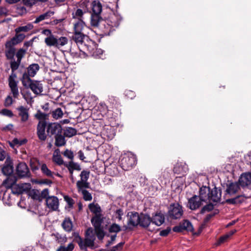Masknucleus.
<instances>
[{
    "label": "nucleus",
    "instance_id": "f257e3e1",
    "mask_svg": "<svg viewBox=\"0 0 251 251\" xmlns=\"http://www.w3.org/2000/svg\"><path fill=\"white\" fill-rule=\"evenodd\" d=\"M76 234L78 238V239H76V242L80 250L87 251V248H90L91 249L94 248V242L96 237L95 233L92 228H89L86 230L84 239L81 238L78 234Z\"/></svg>",
    "mask_w": 251,
    "mask_h": 251
},
{
    "label": "nucleus",
    "instance_id": "f03ea898",
    "mask_svg": "<svg viewBox=\"0 0 251 251\" xmlns=\"http://www.w3.org/2000/svg\"><path fill=\"white\" fill-rule=\"evenodd\" d=\"M121 20L118 15H112L108 19L101 21V24L98 27L104 35H109L111 31L114 30V27L119 26Z\"/></svg>",
    "mask_w": 251,
    "mask_h": 251
},
{
    "label": "nucleus",
    "instance_id": "7ed1b4c3",
    "mask_svg": "<svg viewBox=\"0 0 251 251\" xmlns=\"http://www.w3.org/2000/svg\"><path fill=\"white\" fill-rule=\"evenodd\" d=\"M26 53V50L21 48L18 50L16 53L17 60H13L10 62V68L12 73L9 75L8 81V83H18V81L16 80L17 75L14 72L19 67L22 58L24 57Z\"/></svg>",
    "mask_w": 251,
    "mask_h": 251
},
{
    "label": "nucleus",
    "instance_id": "20e7f679",
    "mask_svg": "<svg viewBox=\"0 0 251 251\" xmlns=\"http://www.w3.org/2000/svg\"><path fill=\"white\" fill-rule=\"evenodd\" d=\"M21 80L25 88H30L36 95L40 94L43 91V85L40 81L31 80L25 74L22 76Z\"/></svg>",
    "mask_w": 251,
    "mask_h": 251
},
{
    "label": "nucleus",
    "instance_id": "39448f33",
    "mask_svg": "<svg viewBox=\"0 0 251 251\" xmlns=\"http://www.w3.org/2000/svg\"><path fill=\"white\" fill-rule=\"evenodd\" d=\"M68 40L66 37L62 36L58 38L53 34L45 39V43L47 46L54 47L60 48L68 43Z\"/></svg>",
    "mask_w": 251,
    "mask_h": 251
},
{
    "label": "nucleus",
    "instance_id": "423d86ee",
    "mask_svg": "<svg viewBox=\"0 0 251 251\" xmlns=\"http://www.w3.org/2000/svg\"><path fill=\"white\" fill-rule=\"evenodd\" d=\"M89 176L90 172L89 171L83 170L81 171L80 174V179L78 180L76 183L78 193L90 188V183L88 181Z\"/></svg>",
    "mask_w": 251,
    "mask_h": 251
},
{
    "label": "nucleus",
    "instance_id": "0eeeda50",
    "mask_svg": "<svg viewBox=\"0 0 251 251\" xmlns=\"http://www.w3.org/2000/svg\"><path fill=\"white\" fill-rule=\"evenodd\" d=\"M120 163L121 168L124 170L128 171L135 165L136 159L133 155H126L121 158Z\"/></svg>",
    "mask_w": 251,
    "mask_h": 251
},
{
    "label": "nucleus",
    "instance_id": "6e6552de",
    "mask_svg": "<svg viewBox=\"0 0 251 251\" xmlns=\"http://www.w3.org/2000/svg\"><path fill=\"white\" fill-rule=\"evenodd\" d=\"M127 225L124 226L125 230L132 229L134 227L137 226L140 222V216L137 212H130L127 214Z\"/></svg>",
    "mask_w": 251,
    "mask_h": 251
},
{
    "label": "nucleus",
    "instance_id": "1a4fd4ad",
    "mask_svg": "<svg viewBox=\"0 0 251 251\" xmlns=\"http://www.w3.org/2000/svg\"><path fill=\"white\" fill-rule=\"evenodd\" d=\"M183 214L182 206L178 203H174L170 205L168 211V216L172 219H179Z\"/></svg>",
    "mask_w": 251,
    "mask_h": 251
},
{
    "label": "nucleus",
    "instance_id": "9d476101",
    "mask_svg": "<svg viewBox=\"0 0 251 251\" xmlns=\"http://www.w3.org/2000/svg\"><path fill=\"white\" fill-rule=\"evenodd\" d=\"M16 175L20 178H29L30 173L27 165L24 162L19 163L16 167Z\"/></svg>",
    "mask_w": 251,
    "mask_h": 251
},
{
    "label": "nucleus",
    "instance_id": "9b49d317",
    "mask_svg": "<svg viewBox=\"0 0 251 251\" xmlns=\"http://www.w3.org/2000/svg\"><path fill=\"white\" fill-rule=\"evenodd\" d=\"M15 46V45L12 44V43L8 41L5 43V56L6 59L10 60V62L15 60L14 56H16L17 51H16V49Z\"/></svg>",
    "mask_w": 251,
    "mask_h": 251
},
{
    "label": "nucleus",
    "instance_id": "f8f14e48",
    "mask_svg": "<svg viewBox=\"0 0 251 251\" xmlns=\"http://www.w3.org/2000/svg\"><path fill=\"white\" fill-rule=\"evenodd\" d=\"M62 128L61 126L57 123H49L47 126V132L50 137L56 136L62 133Z\"/></svg>",
    "mask_w": 251,
    "mask_h": 251
},
{
    "label": "nucleus",
    "instance_id": "ddd939ff",
    "mask_svg": "<svg viewBox=\"0 0 251 251\" xmlns=\"http://www.w3.org/2000/svg\"><path fill=\"white\" fill-rule=\"evenodd\" d=\"M47 124L45 121H40L37 126V134L39 139L41 141H45L47 139V135L45 133Z\"/></svg>",
    "mask_w": 251,
    "mask_h": 251
},
{
    "label": "nucleus",
    "instance_id": "4468645a",
    "mask_svg": "<svg viewBox=\"0 0 251 251\" xmlns=\"http://www.w3.org/2000/svg\"><path fill=\"white\" fill-rule=\"evenodd\" d=\"M210 195V188L208 186H202L199 190L198 196L203 202L208 203L209 202Z\"/></svg>",
    "mask_w": 251,
    "mask_h": 251
},
{
    "label": "nucleus",
    "instance_id": "2eb2a0df",
    "mask_svg": "<svg viewBox=\"0 0 251 251\" xmlns=\"http://www.w3.org/2000/svg\"><path fill=\"white\" fill-rule=\"evenodd\" d=\"M183 230H186L188 231H193V226L188 220H184L179 226H176L173 228V231L175 232H179Z\"/></svg>",
    "mask_w": 251,
    "mask_h": 251
},
{
    "label": "nucleus",
    "instance_id": "dca6fc26",
    "mask_svg": "<svg viewBox=\"0 0 251 251\" xmlns=\"http://www.w3.org/2000/svg\"><path fill=\"white\" fill-rule=\"evenodd\" d=\"M203 204L198 196L194 195L188 200L189 207L191 210H196Z\"/></svg>",
    "mask_w": 251,
    "mask_h": 251
},
{
    "label": "nucleus",
    "instance_id": "f3484780",
    "mask_svg": "<svg viewBox=\"0 0 251 251\" xmlns=\"http://www.w3.org/2000/svg\"><path fill=\"white\" fill-rule=\"evenodd\" d=\"M138 225L145 228L149 227V229L151 230L150 226L152 225L151 218L149 215L141 214L140 216V222Z\"/></svg>",
    "mask_w": 251,
    "mask_h": 251
},
{
    "label": "nucleus",
    "instance_id": "a211bd4d",
    "mask_svg": "<svg viewBox=\"0 0 251 251\" xmlns=\"http://www.w3.org/2000/svg\"><path fill=\"white\" fill-rule=\"evenodd\" d=\"M240 189V187L237 182H231L227 185L225 197L228 196H232L235 194Z\"/></svg>",
    "mask_w": 251,
    "mask_h": 251
},
{
    "label": "nucleus",
    "instance_id": "6ab92c4d",
    "mask_svg": "<svg viewBox=\"0 0 251 251\" xmlns=\"http://www.w3.org/2000/svg\"><path fill=\"white\" fill-rule=\"evenodd\" d=\"M238 182L243 187L250 185L251 184V173L242 174L239 177Z\"/></svg>",
    "mask_w": 251,
    "mask_h": 251
},
{
    "label": "nucleus",
    "instance_id": "aec40b11",
    "mask_svg": "<svg viewBox=\"0 0 251 251\" xmlns=\"http://www.w3.org/2000/svg\"><path fill=\"white\" fill-rule=\"evenodd\" d=\"M46 204L48 208L52 210H56L59 205L58 199L55 196H49L46 200Z\"/></svg>",
    "mask_w": 251,
    "mask_h": 251
},
{
    "label": "nucleus",
    "instance_id": "412c9836",
    "mask_svg": "<svg viewBox=\"0 0 251 251\" xmlns=\"http://www.w3.org/2000/svg\"><path fill=\"white\" fill-rule=\"evenodd\" d=\"M222 191L221 189L215 187L213 189H210L209 202H219L221 198Z\"/></svg>",
    "mask_w": 251,
    "mask_h": 251
},
{
    "label": "nucleus",
    "instance_id": "4be33fe9",
    "mask_svg": "<svg viewBox=\"0 0 251 251\" xmlns=\"http://www.w3.org/2000/svg\"><path fill=\"white\" fill-rule=\"evenodd\" d=\"M40 69L39 65L37 63H33L30 65L27 68V72H25L22 76L26 75L28 78L33 77L36 74Z\"/></svg>",
    "mask_w": 251,
    "mask_h": 251
},
{
    "label": "nucleus",
    "instance_id": "5701e85b",
    "mask_svg": "<svg viewBox=\"0 0 251 251\" xmlns=\"http://www.w3.org/2000/svg\"><path fill=\"white\" fill-rule=\"evenodd\" d=\"M85 28V24L81 19L77 20L74 24V33H84Z\"/></svg>",
    "mask_w": 251,
    "mask_h": 251
},
{
    "label": "nucleus",
    "instance_id": "b1692460",
    "mask_svg": "<svg viewBox=\"0 0 251 251\" xmlns=\"http://www.w3.org/2000/svg\"><path fill=\"white\" fill-rule=\"evenodd\" d=\"M19 112V116L21 118V121L25 122L27 121L29 118L28 109L23 106H20L17 108Z\"/></svg>",
    "mask_w": 251,
    "mask_h": 251
},
{
    "label": "nucleus",
    "instance_id": "393cba45",
    "mask_svg": "<svg viewBox=\"0 0 251 251\" xmlns=\"http://www.w3.org/2000/svg\"><path fill=\"white\" fill-rule=\"evenodd\" d=\"M164 220L165 218L163 214L156 213L151 218L152 225L160 226L164 222Z\"/></svg>",
    "mask_w": 251,
    "mask_h": 251
},
{
    "label": "nucleus",
    "instance_id": "a878e982",
    "mask_svg": "<svg viewBox=\"0 0 251 251\" xmlns=\"http://www.w3.org/2000/svg\"><path fill=\"white\" fill-rule=\"evenodd\" d=\"M54 11L51 10L48 11L37 16L35 20L33 22V23L38 24L42 21L48 20L50 19L51 16H52L54 15Z\"/></svg>",
    "mask_w": 251,
    "mask_h": 251
},
{
    "label": "nucleus",
    "instance_id": "bb28decb",
    "mask_svg": "<svg viewBox=\"0 0 251 251\" xmlns=\"http://www.w3.org/2000/svg\"><path fill=\"white\" fill-rule=\"evenodd\" d=\"M14 168L12 163L6 160L2 168V172L5 176H9L13 172Z\"/></svg>",
    "mask_w": 251,
    "mask_h": 251
},
{
    "label": "nucleus",
    "instance_id": "cd10ccee",
    "mask_svg": "<svg viewBox=\"0 0 251 251\" xmlns=\"http://www.w3.org/2000/svg\"><path fill=\"white\" fill-rule=\"evenodd\" d=\"M104 20L102 19L100 14H92L91 19V25L93 27H99L101 21Z\"/></svg>",
    "mask_w": 251,
    "mask_h": 251
},
{
    "label": "nucleus",
    "instance_id": "c85d7f7f",
    "mask_svg": "<svg viewBox=\"0 0 251 251\" xmlns=\"http://www.w3.org/2000/svg\"><path fill=\"white\" fill-rule=\"evenodd\" d=\"M92 14H100L102 11V5L99 0H94L91 4Z\"/></svg>",
    "mask_w": 251,
    "mask_h": 251
},
{
    "label": "nucleus",
    "instance_id": "c756f323",
    "mask_svg": "<svg viewBox=\"0 0 251 251\" xmlns=\"http://www.w3.org/2000/svg\"><path fill=\"white\" fill-rule=\"evenodd\" d=\"M40 169L44 175L50 178L54 177V175L55 174L53 172H52L51 170H50L46 164H42L40 167Z\"/></svg>",
    "mask_w": 251,
    "mask_h": 251
},
{
    "label": "nucleus",
    "instance_id": "7c9ffc66",
    "mask_svg": "<svg viewBox=\"0 0 251 251\" xmlns=\"http://www.w3.org/2000/svg\"><path fill=\"white\" fill-rule=\"evenodd\" d=\"M59 152L60 151L59 149L55 150L52 156V160L59 165L63 164L64 165L65 163L64 162L61 156L59 154Z\"/></svg>",
    "mask_w": 251,
    "mask_h": 251
},
{
    "label": "nucleus",
    "instance_id": "2f4dec72",
    "mask_svg": "<svg viewBox=\"0 0 251 251\" xmlns=\"http://www.w3.org/2000/svg\"><path fill=\"white\" fill-rule=\"evenodd\" d=\"M25 38V35L24 34L16 33V34L13 38H12L10 40H8V41L12 43V44L16 46L19 43L22 42Z\"/></svg>",
    "mask_w": 251,
    "mask_h": 251
},
{
    "label": "nucleus",
    "instance_id": "473e14b6",
    "mask_svg": "<svg viewBox=\"0 0 251 251\" xmlns=\"http://www.w3.org/2000/svg\"><path fill=\"white\" fill-rule=\"evenodd\" d=\"M102 221L103 219L100 215H95L91 219V222L94 226L95 229L101 227V225L102 223Z\"/></svg>",
    "mask_w": 251,
    "mask_h": 251
},
{
    "label": "nucleus",
    "instance_id": "72a5a7b5",
    "mask_svg": "<svg viewBox=\"0 0 251 251\" xmlns=\"http://www.w3.org/2000/svg\"><path fill=\"white\" fill-rule=\"evenodd\" d=\"M62 226L66 231L70 232L73 228L72 221L69 218H65L62 224Z\"/></svg>",
    "mask_w": 251,
    "mask_h": 251
},
{
    "label": "nucleus",
    "instance_id": "f704fd0d",
    "mask_svg": "<svg viewBox=\"0 0 251 251\" xmlns=\"http://www.w3.org/2000/svg\"><path fill=\"white\" fill-rule=\"evenodd\" d=\"M18 83H8L11 93L15 99H18L19 96Z\"/></svg>",
    "mask_w": 251,
    "mask_h": 251
},
{
    "label": "nucleus",
    "instance_id": "c9c22d12",
    "mask_svg": "<svg viewBox=\"0 0 251 251\" xmlns=\"http://www.w3.org/2000/svg\"><path fill=\"white\" fill-rule=\"evenodd\" d=\"M55 145L57 147H61L66 144V141L64 136L62 133H60L55 136Z\"/></svg>",
    "mask_w": 251,
    "mask_h": 251
},
{
    "label": "nucleus",
    "instance_id": "e433bc0d",
    "mask_svg": "<svg viewBox=\"0 0 251 251\" xmlns=\"http://www.w3.org/2000/svg\"><path fill=\"white\" fill-rule=\"evenodd\" d=\"M187 170V167L185 165L177 164L174 168V172L176 174L184 175Z\"/></svg>",
    "mask_w": 251,
    "mask_h": 251
},
{
    "label": "nucleus",
    "instance_id": "4c0bfd02",
    "mask_svg": "<svg viewBox=\"0 0 251 251\" xmlns=\"http://www.w3.org/2000/svg\"><path fill=\"white\" fill-rule=\"evenodd\" d=\"M244 201L242 195H238L235 198L231 199H227L226 200V202L229 204H237L242 202Z\"/></svg>",
    "mask_w": 251,
    "mask_h": 251
},
{
    "label": "nucleus",
    "instance_id": "58836bf2",
    "mask_svg": "<svg viewBox=\"0 0 251 251\" xmlns=\"http://www.w3.org/2000/svg\"><path fill=\"white\" fill-rule=\"evenodd\" d=\"M33 28V25L32 24L29 23L25 25L19 26L16 28L15 30L16 33H19L21 32H27Z\"/></svg>",
    "mask_w": 251,
    "mask_h": 251
},
{
    "label": "nucleus",
    "instance_id": "ea45409f",
    "mask_svg": "<svg viewBox=\"0 0 251 251\" xmlns=\"http://www.w3.org/2000/svg\"><path fill=\"white\" fill-rule=\"evenodd\" d=\"M55 237V240L61 245H64L67 241V238L65 235H62L59 233H55L53 234Z\"/></svg>",
    "mask_w": 251,
    "mask_h": 251
},
{
    "label": "nucleus",
    "instance_id": "a19ab883",
    "mask_svg": "<svg viewBox=\"0 0 251 251\" xmlns=\"http://www.w3.org/2000/svg\"><path fill=\"white\" fill-rule=\"evenodd\" d=\"M84 33H74L73 36V39L75 41L77 45L82 44L85 37Z\"/></svg>",
    "mask_w": 251,
    "mask_h": 251
},
{
    "label": "nucleus",
    "instance_id": "79ce46f5",
    "mask_svg": "<svg viewBox=\"0 0 251 251\" xmlns=\"http://www.w3.org/2000/svg\"><path fill=\"white\" fill-rule=\"evenodd\" d=\"M16 183V180L12 177H8L2 182V185L6 188H11Z\"/></svg>",
    "mask_w": 251,
    "mask_h": 251
},
{
    "label": "nucleus",
    "instance_id": "37998d69",
    "mask_svg": "<svg viewBox=\"0 0 251 251\" xmlns=\"http://www.w3.org/2000/svg\"><path fill=\"white\" fill-rule=\"evenodd\" d=\"M88 206L90 210L96 215H100V213L101 211V209L98 204L91 203L89 204Z\"/></svg>",
    "mask_w": 251,
    "mask_h": 251
},
{
    "label": "nucleus",
    "instance_id": "c03bdc74",
    "mask_svg": "<svg viewBox=\"0 0 251 251\" xmlns=\"http://www.w3.org/2000/svg\"><path fill=\"white\" fill-rule=\"evenodd\" d=\"M52 117L55 120L61 118L63 116V112L61 108H57L51 112Z\"/></svg>",
    "mask_w": 251,
    "mask_h": 251
},
{
    "label": "nucleus",
    "instance_id": "a18cd8bd",
    "mask_svg": "<svg viewBox=\"0 0 251 251\" xmlns=\"http://www.w3.org/2000/svg\"><path fill=\"white\" fill-rule=\"evenodd\" d=\"M64 166L66 167H69L74 170L79 171L81 170L80 166L77 163L75 162L72 160L68 163H65Z\"/></svg>",
    "mask_w": 251,
    "mask_h": 251
},
{
    "label": "nucleus",
    "instance_id": "49530a36",
    "mask_svg": "<svg viewBox=\"0 0 251 251\" xmlns=\"http://www.w3.org/2000/svg\"><path fill=\"white\" fill-rule=\"evenodd\" d=\"M26 139L19 140L18 138H14L11 142L9 143L10 146L14 148V146H20L26 143Z\"/></svg>",
    "mask_w": 251,
    "mask_h": 251
},
{
    "label": "nucleus",
    "instance_id": "de8ad7c7",
    "mask_svg": "<svg viewBox=\"0 0 251 251\" xmlns=\"http://www.w3.org/2000/svg\"><path fill=\"white\" fill-rule=\"evenodd\" d=\"M74 248V244L73 243H70L67 247H65L64 245H60L56 251H73Z\"/></svg>",
    "mask_w": 251,
    "mask_h": 251
},
{
    "label": "nucleus",
    "instance_id": "09e8293b",
    "mask_svg": "<svg viewBox=\"0 0 251 251\" xmlns=\"http://www.w3.org/2000/svg\"><path fill=\"white\" fill-rule=\"evenodd\" d=\"M64 134L66 136L71 137L76 134V130L74 128L69 127L65 129Z\"/></svg>",
    "mask_w": 251,
    "mask_h": 251
},
{
    "label": "nucleus",
    "instance_id": "8fccbe9b",
    "mask_svg": "<svg viewBox=\"0 0 251 251\" xmlns=\"http://www.w3.org/2000/svg\"><path fill=\"white\" fill-rule=\"evenodd\" d=\"M83 196V198L85 201H91L92 200V196L87 190H85L80 192Z\"/></svg>",
    "mask_w": 251,
    "mask_h": 251
},
{
    "label": "nucleus",
    "instance_id": "3c124183",
    "mask_svg": "<svg viewBox=\"0 0 251 251\" xmlns=\"http://www.w3.org/2000/svg\"><path fill=\"white\" fill-rule=\"evenodd\" d=\"M95 231L98 239L102 240L105 235L102 227L95 228Z\"/></svg>",
    "mask_w": 251,
    "mask_h": 251
},
{
    "label": "nucleus",
    "instance_id": "603ef678",
    "mask_svg": "<svg viewBox=\"0 0 251 251\" xmlns=\"http://www.w3.org/2000/svg\"><path fill=\"white\" fill-rule=\"evenodd\" d=\"M35 117L40 121H45L48 117V114L44 113L40 111H38L37 113L35 115Z\"/></svg>",
    "mask_w": 251,
    "mask_h": 251
},
{
    "label": "nucleus",
    "instance_id": "864d4df0",
    "mask_svg": "<svg viewBox=\"0 0 251 251\" xmlns=\"http://www.w3.org/2000/svg\"><path fill=\"white\" fill-rule=\"evenodd\" d=\"M209 203L204 206L202 209H201V213H204L206 212H209L211 211L214 208V205L210 202H208Z\"/></svg>",
    "mask_w": 251,
    "mask_h": 251
},
{
    "label": "nucleus",
    "instance_id": "5fc2aeb1",
    "mask_svg": "<svg viewBox=\"0 0 251 251\" xmlns=\"http://www.w3.org/2000/svg\"><path fill=\"white\" fill-rule=\"evenodd\" d=\"M121 230V227L120 226L116 224H113L109 228V231L110 232L117 233Z\"/></svg>",
    "mask_w": 251,
    "mask_h": 251
},
{
    "label": "nucleus",
    "instance_id": "6e6d98bb",
    "mask_svg": "<svg viewBox=\"0 0 251 251\" xmlns=\"http://www.w3.org/2000/svg\"><path fill=\"white\" fill-rule=\"evenodd\" d=\"M30 183H25V184H22L21 185V187L20 188V190L19 192H14L13 191V193L14 194L18 193L20 194L23 192V191H25L26 190H28L30 188Z\"/></svg>",
    "mask_w": 251,
    "mask_h": 251
},
{
    "label": "nucleus",
    "instance_id": "4d7b16f0",
    "mask_svg": "<svg viewBox=\"0 0 251 251\" xmlns=\"http://www.w3.org/2000/svg\"><path fill=\"white\" fill-rule=\"evenodd\" d=\"M235 232H236V230H231L228 234L225 235L221 237L219 240V243H222L224 242L229 236L233 235Z\"/></svg>",
    "mask_w": 251,
    "mask_h": 251
},
{
    "label": "nucleus",
    "instance_id": "13d9d810",
    "mask_svg": "<svg viewBox=\"0 0 251 251\" xmlns=\"http://www.w3.org/2000/svg\"><path fill=\"white\" fill-rule=\"evenodd\" d=\"M63 154L65 157H67L68 158L72 160H73L74 155V153L71 150H69L68 149H66L64 152H63Z\"/></svg>",
    "mask_w": 251,
    "mask_h": 251
},
{
    "label": "nucleus",
    "instance_id": "bf43d9fd",
    "mask_svg": "<svg viewBox=\"0 0 251 251\" xmlns=\"http://www.w3.org/2000/svg\"><path fill=\"white\" fill-rule=\"evenodd\" d=\"M124 215V212L122 209H118L115 211V217L118 219L119 221L122 219V216Z\"/></svg>",
    "mask_w": 251,
    "mask_h": 251
},
{
    "label": "nucleus",
    "instance_id": "052dcab7",
    "mask_svg": "<svg viewBox=\"0 0 251 251\" xmlns=\"http://www.w3.org/2000/svg\"><path fill=\"white\" fill-rule=\"evenodd\" d=\"M83 15V11L80 9H77L75 13L73 14V18L74 19L77 18V20L81 19Z\"/></svg>",
    "mask_w": 251,
    "mask_h": 251
},
{
    "label": "nucleus",
    "instance_id": "680f3d73",
    "mask_svg": "<svg viewBox=\"0 0 251 251\" xmlns=\"http://www.w3.org/2000/svg\"><path fill=\"white\" fill-rule=\"evenodd\" d=\"M13 102V99L11 96H8L5 100L4 102V105L6 107L10 106Z\"/></svg>",
    "mask_w": 251,
    "mask_h": 251
},
{
    "label": "nucleus",
    "instance_id": "e2e57ef3",
    "mask_svg": "<svg viewBox=\"0 0 251 251\" xmlns=\"http://www.w3.org/2000/svg\"><path fill=\"white\" fill-rule=\"evenodd\" d=\"M124 244V242H120L116 246L112 247L111 249L110 250V251H117L122 249L123 245Z\"/></svg>",
    "mask_w": 251,
    "mask_h": 251
},
{
    "label": "nucleus",
    "instance_id": "0e129e2a",
    "mask_svg": "<svg viewBox=\"0 0 251 251\" xmlns=\"http://www.w3.org/2000/svg\"><path fill=\"white\" fill-rule=\"evenodd\" d=\"M40 193L41 201L43 199L48 197L49 195V190L48 189H44Z\"/></svg>",
    "mask_w": 251,
    "mask_h": 251
},
{
    "label": "nucleus",
    "instance_id": "69168bd1",
    "mask_svg": "<svg viewBox=\"0 0 251 251\" xmlns=\"http://www.w3.org/2000/svg\"><path fill=\"white\" fill-rule=\"evenodd\" d=\"M33 193L32 198L33 199L41 201L40 193L38 191H34Z\"/></svg>",
    "mask_w": 251,
    "mask_h": 251
},
{
    "label": "nucleus",
    "instance_id": "338daca9",
    "mask_svg": "<svg viewBox=\"0 0 251 251\" xmlns=\"http://www.w3.org/2000/svg\"><path fill=\"white\" fill-rule=\"evenodd\" d=\"M36 0H23V3L28 6H31L36 3Z\"/></svg>",
    "mask_w": 251,
    "mask_h": 251
},
{
    "label": "nucleus",
    "instance_id": "774afa93",
    "mask_svg": "<svg viewBox=\"0 0 251 251\" xmlns=\"http://www.w3.org/2000/svg\"><path fill=\"white\" fill-rule=\"evenodd\" d=\"M8 14V10L5 7H0V15L6 16Z\"/></svg>",
    "mask_w": 251,
    "mask_h": 251
}]
</instances>
